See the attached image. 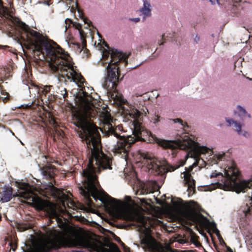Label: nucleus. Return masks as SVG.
Wrapping results in <instances>:
<instances>
[{"label": "nucleus", "mask_w": 252, "mask_h": 252, "mask_svg": "<svg viewBox=\"0 0 252 252\" xmlns=\"http://www.w3.org/2000/svg\"><path fill=\"white\" fill-rule=\"evenodd\" d=\"M8 247H9V252H14L17 248V245L14 242H10L8 243Z\"/></svg>", "instance_id": "nucleus-24"}, {"label": "nucleus", "mask_w": 252, "mask_h": 252, "mask_svg": "<svg viewBox=\"0 0 252 252\" xmlns=\"http://www.w3.org/2000/svg\"><path fill=\"white\" fill-rule=\"evenodd\" d=\"M233 114L239 118L241 122L238 121L230 118H225V120L228 124V126H232L234 130L239 136L248 138L250 136L249 132L242 128L244 126L243 122L245 121L252 119V116L246 109V108L240 105H237L235 109L233 110Z\"/></svg>", "instance_id": "nucleus-8"}, {"label": "nucleus", "mask_w": 252, "mask_h": 252, "mask_svg": "<svg viewBox=\"0 0 252 252\" xmlns=\"http://www.w3.org/2000/svg\"><path fill=\"white\" fill-rule=\"evenodd\" d=\"M52 87V86H46L44 87H40V96L39 99L42 101L44 100V99H46L47 98L48 100H51L52 95L50 94V91Z\"/></svg>", "instance_id": "nucleus-17"}, {"label": "nucleus", "mask_w": 252, "mask_h": 252, "mask_svg": "<svg viewBox=\"0 0 252 252\" xmlns=\"http://www.w3.org/2000/svg\"><path fill=\"white\" fill-rule=\"evenodd\" d=\"M17 228L20 231H23L30 228V226L26 224H19Z\"/></svg>", "instance_id": "nucleus-23"}, {"label": "nucleus", "mask_w": 252, "mask_h": 252, "mask_svg": "<svg viewBox=\"0 0 252 252\" xmlns=\"http://www.w3.org/2000/svg\"><path fill=\"white\" fill-rule=\"evenodd\" d=\"M194 40L196 43H198L200 40L199 36L196 35L194 38Z\"/></svg>", "instance_id": "nucleus-30"}, {"label": "nucleus", "mask_w": 252, "mask_h": 252, "mask_svg": "<svg viewBox=\"0 0 252 252\" xmlns=\"http://www.w3.org/2000/svg\"><path fill=\"white\" fill-rule=\"evenodd\" d=\"M160 116L158 115H155L153 118H152V120L155 124H158L160 121Z\"/></svg>", "instance_id": "nucleus-26"}, {"label": "nucleus", "mask_w": 252, "mask_h": 252, "mask_svg": "<svg viewBox=\"0 0 252 252\" xmlns=\"http://www.w3.org/2000/svg\"><path fill=\"white\" fill-rule=\"evenodd\" d=\"M171 121L174 122L175 123H179L181 126L182 127L185 128V127H188L187 124L184 123L183 121L180 119H171Z\"/></svg>", "instance_id": "nucleus-22"}, {"label": "nucleus", "mask_w": 252, "mask_h": 252, "mask_svg": "<svg viewBox=\"0 0 252 252\" xmlns=\"http://www.w3.org/2000/svg\"><path fill=\"white\" fill-rule=\"evenodd\" d=\"M210 2L212 3V4H214L215 2L212 0H209Z\"/></svg>", "instance_id": "nucleus-31"}, {"label": "nucleus", "mask_w": 252, "mask_h": 252, "mask_svg": "<svg viewBox=\"0 0 252 252\" xmlns=\"http://www.w3.org/2000/svg\"><path fill=\"white\" fill-rule=\"evenodd\" d=\"M241 174L235 164L231 163L226 166L223 174L215 171L210 175L211 178H217V182L212 183L208 189L213 190L222 186L225 190H231L237 193L245 192L252 187V179L241 180Z\"/></svg>", "instance_id": "nucleus-4"}, {"label": "nucleus", "mask_w": 252, "mask_h": 252, "mask_svg": "<svg viewBox=\"0 0 252 252\" xmlns=\"http://www.w3.org/2000/svg\"><path fill=\"white\" fill-rule=\"evenodd\" d=\"M252 212V198H250L249 202L242 206L238 211V214L241 219H244L248 216Z\"/></svg>", "instance_id": "nucleus-13"}, {"label": "nucleus", "mask_w": 252, "mask_h": 252, "mask_svg": "<svg viewBox=\"0 0 252 252\" xmlns=\"http://www.w3.org/2000/svg\"><path fill=\"white\" fill-rule=\"evenodd\" d=\"M8 16L7 9L3 6L2 1L0 0V18H7Z\"/></svg>", "instance_id": "nucleus-19"}, {"label": "nucleus", "mask_w": 252, "mask_h": 252, "mask_svg": "<svg viewBox=\"0 0 252 252\" xmlns=\"http://www.w3.org/2000/svg\"><path fill=\"white\" fill-rule=\"evenodd\" d=\"M217 2L219 5L224 6L227 10L234 13H236L239 8H242V4L246 2H242L241 0H217Z\"/></svg>", "instance_id": "nucleus-11"}, {"label": "nucleus", "mask_w": 252, "mask_h": 252, "mask_svg": "<svg viewBox=\"0 0 252 252\" xmlns=\"http://www.w3.org/2000/svg\"><path fill=\"white\" fill-rule=\"evenodd\" d=\"M241 62H242L243 61H244V59H241Z\"/></svg>", "instance_id": "nucleus-36"}, {"label": "nucleus", "mask_w": 252, "mask_h": 252, "mask_svg": "<svg viewBox=\"0 0 252 252\" xmlns=\"http://www.w3.org/2000/svg\"><path fill=\"white\" fill-rule=\"evenodd\" d=\"M154 141L158 145L164 149H170L175 154L179 150H189V156L196 158L199 153H204L209 150L205 146H201L192 140L188 135L181 136L177 140H166L152 136Z\"/></svg>", "instance_id": "nucleus-5"}, {"label": "nucleus", "mask_w": 252, "mask_h": 252, "mask_svg": "<svg viewBox=\"0 0 252 252\" xmlns=\"http://www.w3.org/2000/svg\"><path fill=\"white\" fill-rule=\"evenodd\" d=\"M208 148L209 150H208L207 152L204 153H199V155L196 158L190 157V155L189 156V152L186 155V157L187 158L189 157L193 158L195 160L193 164L189 166L187 171L183 173L185 183L188 187V191L189 196L193 194L195 190V181L192 179L189 172L192 170L194 166H196L197 165L202 166L205 163V164H207L206 161L202 158L201 157V156L202 155H205L206 154H208L209 155V158H207L208 159L207 162H208V164L211 165L217 164L219 161L225 159V154L224 153L219 152L214 154L213 151L211 149L209 148Z\"/></svg>", "instance_id": "nucleus-6"}, {"label": "nucleus", "mask_w": 252, "mask_h": 252, "mask_svg": "<svg viewBox=\"0 0 252 252\" xmlns=\"http://www.w3.org/2000/svg\"><path fill=\"white\" fill-rule=\"evenodd\" d=\"M161 39L162 40V42H158V44L159 45H163V44L165 43V41H164V34H163L162 35V37H161Z\"/></svg>", "instance_id": "nucleus-29"}, {"label": "nucleus", "mask_w": 252, "mask_h": 252, "mask_svg": "<svg viewBox=\"0 0 252 252\" xmlns=\"http://www.w3.org/2000/svg\"><path fill=\"white\" fill-rule=\"evenodd\" d=\"M1 48H7V46H1V45H0V48H1Z\"/></svg>", "instance_id": "nucleus-32"}, {"label": "nucleus", "mask_w": 252, "mask_h": 252, "mask_svg": "<svg viewBox=\"0 0 252 252\" xmlns=\"http://www.w3.org/2000/svg\"><path fill=\"white\" fill-rule=\"evenodd\" d=\"M71 24H72L73 26L76 29L78 30V32L79 33L80 38L82 42H84L85 40V32L81 29L82 26L80 24L77 22H72L69 19H66L65 20V31L67 30V28L69 27Z\"/></svg>", "instance_id": "nucleus-15"}, {"label": "nucleus", "mask_w": 252, "mask_h": 252, "mask_svg": "<svg viewBox=\"0 0 252 252\" xmlns=\"http://www.w3.org/2000/svg\"><path fill=\"white\" fill-rule=\"evenodd\" d=\"M105 46L107 49L102 52L103 61L100 62L102 66L106 65L105 69L107 70V75L104 78L102 86L107 90L109 96L114 102L123 104L126 100L117 90L119 80L118 69L121 66L118 63H123L124 65L126 66L129 54L126 55L116 49H110L106 43Z\"/></svg>", "instance_id": "nucleus-3"}, {"label": "nucleus", "mask_w": 252, "mask_h": 252, "mask_svg": "<svg viewBox=\"0 0 252 252\" xmlns=\"http://www.w3.org/2000/svg\"><path fill=\"white\" fill-rule=\"evenodd\" d=\"M143 6L139 9L140 15L143 17V20L152 16V5L150 0H142Z\"/></svg>", "instance_id": "nucleus-12"}, {"label": "nucleus", "mask_w": 252, "mask_h": 252, "mask_svg": "<svg viewBox=\"0 0 252 252\" xmlns=\"http://www.w3.org/2000/svg\"><path fill=\"white\" fill-rule=\"evenodd\" d=\"M247 79L249 80H251V81H252V79L249 78V77H247Z\"/></svg>", "instance_id": "nucleus-34"}, {"label": "nucleus", "mask_w": 252, "mask_h": 252, "mask_svg": "<svg viewBox=\"0 0 252 252\" xmlns=\"http://www.w3.org/2000/svg\"><path fill=\"white\" fill-rule=\"evenodd\" d=\"M19 196L26 199L28 203L32 204L36 209L45 212L50 218L59 219V214L57 210V205L48 201L41 199L32 190L31 187L26 185L25 189H22L19 192Z\"/></svg>", "instance_id": "nucleus-7"}, {"label": "nucleus", "mask_w": 252, "mask_h": 252, "mask_svg": "<svg viewBox=\"0 0 252 252\" xmlns=\"http://www.w3.org/2000/svg\"><path fill=\"white\" fill-rule=\"evenodd\" d=\"M77 47H78V48H79V49H80V45H78V44H77Z\"/></svg>", "instance_id": "nucleus-35"}, {"label": "nucleus", "mask_w": 252, "mask_h": 252, "mask_svg": "<svg viewBox=\"0 0 252 252\" xmlns=\"http://www.w3.org/2000/svg\"><path fill=\"white\" fill-rule=\"evenodd\" d=\"M133 245H136L137 247H138V245H137V244H135V243H133Z\"/></svg>", "instance_id": "nucleus-37"}, {"label": "nucleus", "mask_w": 252, "mask_h": 252, "mask_svg": "<svg viewBox=\"0 0 252 252\" xmlns=\"http://www.w3.org/2000/svg\"><path fill=\"white\" fill-rule=\"evenodd\" d=\"M27 42L33 46L34 52L43 55L53 72L73 81L78 87L76 100L78 111L73 114V121L77 128L75 130L78 136L82 141L85 142L88 149V162L82 172L83 185L79 187L81 194L87 199L91 195L95 200H100L113 217L133 221L139 232V238H153L150 234L151 224L147 218L137 211L126 210L121 201L105 195L103 191L98 189L99 185L96 174L103 170L112 169V160L111 158L101 151L100 135L97 126L91 120L97 117L105 125V134L108 138L109 148L126 161L131 145L141 138L143 128L139 120L148 112L147 108L144 107L140 110L133 106L129 107L126 113L128 118L133 119L131 129L133 137L126 138L121 136L111 124L112 119L110 114L100 112V109L95 106L96 100L89 94L93 89L85 87L84 79L76 71L69 54L60 47H54L45 41Z\"/></svg>", "instance_id": "nucleus-1"}, {"label": "nucleus", "mask_w": 252, "mask_h": 252, "mask_svg": "<svg viewBox=\"0 0 252 252\" xmlns=\"http://www.w3.org/2000/svg\"><path fill=\"white\" fill-rule=\"evenodd\" d=\"M50 123L54 126V127L55 128V132L56 133H58V132L60 133V135L61 136L62 135V132H60L57 129V128L56 127L57 126V124L56 122L55 121V120L54 119H52L51 120V121H50Z\"/></svg>", "instance_id": "nucleus-25"}, {"label": "nucleus", "mask_w": 252, "mask_h": 252, "mask_svg": "<svg viewBox=\"0 0 252 252\" xmlns=\"http://www.w3.org/2000/svg\"><path fill=\"white\" fill-rule=\"evenodd\" d=\"M142 156L144 159L143 162H144L149 169L155 170L158 174L162 172L164 168L158 160L148 154L143 153Z\"/></svg>", "instance_id": "nucleus-10"}, {"label": "nucleus", "mask_w": 252, "mask_h": 252, "mask_svg": "<svg viewBox=\"0 0 252 252\" xmlns=\"http://www.w3.org/2000/svg\"><path fill=\"white\" fill-rule=\"evenodd\" d=\"M179 166H177L176 167L173 168L172 170H175V169H177L178 168H179Z\"/></svg>", "instance_id": "nucleus-33"}, {"label": "nucleus", "mask_w": 252, "mask_h": 252, "mask_svg": "<svg viewBox=\"0 0 252 252\" xmlns=\"http://www.w3.org/2000/svg\"><path fill=\"white\" fill-rule=\"evenodd\" d=\"M12 190L11 188L7 187L0 193V200L2 202H7L12 198Z\"/></svg>", "instance_id": "nucleus-18"}, {"label": "nucleus", "mask_w": 252, "mask_h": 252, "mask_svg": "<svg viewBox=\"0 0 252 252\" xmlns=\"http://www.w3.org/2000/svg\"><path fill=\"white\" fill-rule=\"evenodd\" d=\"M85 248L97 252H121L118 247L106 248L98 247L95 243L85 238L77 231H72L69 234L57 233L53 238H47L37 243L28 246L24 252H49L61 247Z\"/></svg>", "instance_id": "nucleus-2"}, {"label": "nucleus", "mask_w": 252, "mask_h": 252, "mask_svg": "<svg viewBox=\"0 0 252 252\" xmlns=\"http://www.w3.org/2000/svg\"><path fill=\"white\" fill-rule=\"evenodd\" d=\"M40 170L43 176L45 179H53L55 175V168L52 165H45L40 167Z\"/></svg>", "instance_id": "nucleus-14"}, {"label": "nucleus", "mask_w": 252, "mask_h": 252, "mask_svg": "<svg viewBox=\"0 0 252 252\" xmlns=\"http://www.w3.org/2000/svg\"><path fill=\"white\" fill-rule=\"evenodd\" d=\"M82 19H83V21L84 24H87V25L88 26L90 27L91 26V25L92 24V22L88 18H85V17H83V18H82Z\"/></svg>", "instance_id": "nucleus-27"}, {"label": "nucleus", "mask_w": 252, "mask_h": 252, "mask_svg": "<svg viewBox=\"0 0 252 252\" xmlns=\"http://www.w3.org/2000/svg\"><path fill=\"white\" fill-rule=\"evenodd\" d=\"M148 185L147 184L141 183L139 185V187H137V192H139V194H148L150 191L147 189Z\"/></svg>", "instance_id": "nucleus-20"}, {"label": "nucleus", "mask_w": 252, "mask_h": 252, "mask_svg": "<svg viewBox=\"0 0 252 252\" xmlns=\"http://www.w3.org/2000/svg\"><path fill=\"white\" fill-rule=\"evenodd\" d=\"M178 207L181 214L186 220L198 224L202 227L210 226L214 230H217L216 224L215 222H211L202 214L196 212L189 204H180Z\"/></svg>", "instance_id": "nucleus-9"}, {"label": "nucleus", "mask_w": 252, "mask_h": 252, "mask_svg": "<svg viewBox=\"0 0 252 252\" xmlns=\"http://www.w3.org/2000/svg\"><path fill=\"white\" fill-rule=\"evenodd\" d=\"M24 84H25L26 87L29 90L31 95H33V97L36 99H39L40 96V88L31 83L29 84L24 83Z\"/></svg>", "instance_id": "nucleus-16"}, {"label": "nucleus", "mask_w": 252, "mask_h": 252, "mask_svg": "<svg viewBox=\"0 0 252 252\" xmlns=\"http://www.w3.org/2000/svg\"><path fill=\"white\" fill-rule=\"evenodd\" d=\"M48 189L50 192L51 195L55 196L57 195L58 192V189L57 188L54 186L53 183L52 182L49 183V184L48 185Z\"/></svg>", "instance_id": "nucleus-21"}, {"label": "nucleus", "mask_w": 252, "mask_h": 252, "mask_svg": "<svg viewBox=\"0 0 252 252\" xmlns=\"http://www.w3.org/2000/svg\"><path fill=\"white\" fill-rule=\"evenodd\" d=\"M129 20L131 22H133L134 23H138L140 21V19L138 17L137 18H129Z\"/></svg>", "instance_id": "nucleus-28"}]
</instances>
